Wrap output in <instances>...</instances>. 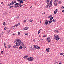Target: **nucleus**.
Wrapping results in <instances>:
<instances>
[{
    "label": "nucleus",
    "instance_id": "f257e3e1",
    "mask_svg": "<svg viewBox=\"0 0 64 64\" xmlns=\"http://www.w3.org/2000/svg\"><path fill=\"white\" fill-rule=\"evenodd\" d=\"M14 43L15 44H16L14 46V48H19V46L20 47L24 45L23 42L19 39H18L15 40Z\"/></svg>",
    "mask_w": 64,
    "mask_h": 64
},
{
    "label": "nucleus",
    "instance_id": "f03ea898",
    "mask_svg": "<svg viewBox=\"0 0 64 64\" xmlns=\"http://www.w3.org/2000/svg\"><path fill=\"white\" fill-rule=\"evenodd\" d=\"M53 2V0H47V3L48 4V8H51L52 6V2Z\"/></svg>",
    "mask_w": 64,
    "mask_h": 64
},
{
    "label": "nucleus",
    "instance_id": "7ed1b4c3",
    "mask_svg": "<svg viewBox=\"0 0 64 64\" xmlns=\"http://www.w3.org/2000/svg\"><path fill=\"white\" fill-rule=\"evenodd\" d=\"M54 37L57 41L59 40V39H60V38L57 35L55 34L54 35Z\"/></svg>",
    "mask_w": 64,
    "mask_h": 64
},
{
    "label": "nucleus",
    "instance_id": "20e7f679",
    "mask_svg": "<svg viewBox=\"0 0 64 64\" xmlns=\"http://www.w3.org/2000/svg\"><path fill=\"white\" fill-rule=\"evenodd\" d=\"M27 60L29 61H32L34 60V58L32 57L29 58H27Z\"/></svg>",
    "mask_w": 64,
    "mask_h": 64
},
{
    "label": "nucleus",
    "instance_id": "39448f33",
    "mask_svg": "<svg viewBox=\"0 0 64 64\" xmlns=\"http://www.w3.org/2000/svg\"><path fill=\"white\" fill-rule=\"evenodd\" d=\"M22 6H23V5L21 6V4L20 3V4H18V5L17 6H14V8H17L18 7H21Z\"/></svg>",
    "mask_w": 64,
    "mask_h": 64
},
{
    "label": "nucleus",
    "instance_id": "423d86ee",
    "mask_svg": "<svg viewBox=\"0 0 64 64\" xmlns=\"http://www.w3.org/2000/svg\"><path fill=\"white\" fill-rule=\"evenodd\" d=\"M34 46L35 48H36L37 49H38V50H39V49H41V48L39 46L36 45H34Z\"/></svg>",
    "mask_w": 64,
    "mask_h": 64
},
{
    "label": "nucleus",
    "instance_id": "0eeeda50",
    "mask_svg": "<svg viewBox=\"0 0 64 64\" xmlns=\"http://www.w3.org/2000/svg\"><path fill=\"white\" fill-rule=\"evenodd\" d=\"M29 29V27H26V28H24L22 29V30L23 31H24V30H27Z\"/></svg>",
    "mask_w": 64,
    "mask_h": 64
},
{
    "label": "nucleus",
    "instance_id": "6e6552de",
    "mask_svg": "<svg viewBox=\"0 0 64 64\" xmlns=\"http://www.w3.org/2000/svg\"><path fill=\"white\" fill-rule=\"evenodd\" d=\"M47 41H48V42H50V41H51V39L50 38H48L47 39Z\"/></svg>",
    "mask_w": 64,
    "mask_h": 64
},
{
    "label": "nucleus",
    "instance_id": "1a4fd4ad",
    "mask_svg": "<svg viewBox=\"0 0 64 64\" xmlns=\"http://www.w3.org/2000/svg\"><path fill=\"white\" fill-rule=\"evenodd\" d=\"M58 12V9H56L54 11V15H55L56 13H57Z\"/></svg>",
    "mask_w": 64,
    "mask_h": 64
},
{
    "label": "nucleus",
    "instance_id": "9d476101",
    "mask_svg": "<svg viewBox=\"0 0 64 64\" xmlns=\"http://www.w3.org/2000/svg\"><path fill=\"white\" fill-rule=\"evenodd\" d=\"M34 48L33 47H30L29 48V49L30 50H33Z\"/></svg>",
    "mask_w": 64,
    "mask_h": 64
},
{
    "label": "nucleus",
    "instance_id": "9b49d317",
    "mask_svg": "<svg viewBox=\"0 0 64 64\" xmlns=\"http://www.w3.org/2000/svg\"><path fill=\"white\" fill-rule=\"evenodd\" d=\"M48 23H49V21H47L45 22V25H47V24H48Z\"/></svg>",
    "mask_w": 64,
    "mask_h": 64
},
{
    "label": "nucleus",
    "instance_id": "f8f14e48",
    "mask_svg": "<svg viewBox=\"0 0 64 64\" xmlns=\"http://www.w3.org/2000/svg\"><path fill=\"white\" fill-rule=\"evenodd\" d=\"M46 51H47L48 52H49L50 51V48H46Z\"/></svg>",
    "mask_w": 64,
    "mask_h": 64
},
{
    "label": "nucleus",
    "instance_id": "ddd939ff",
    "mask_svg": "<svg viewBox=\"0 0 64 64\" xmlns=\"http://www.w3.org/2000/svg\"><path fill=\"white\" fill-rule=\"evenodd\" d=\"M28 57V56H24V59H26V58H27Z\"/></svg>",
    "mask_w": 64,
    "mask_h": 64
},
{
    "label": "nucleus",
    "instance_id": "4468645a",
    "mask_svg": "<svg viewBox=\"0 0 64 64\" xmlns=\"http://www.w3.org/2000/svg\"><path fill=\"white\" fill-rule=\"evenodd\" d=\"M4 34V32H2V33H0V36H2V35H3Z\"/></svg>",
    "mask_w": 64,
    "mask_h": 64
},
{
    "label": "nucleus",
    "instance_id": "2eb2a0df",
    "mask_svg": "<svg viewBox=\"0 0 64 64\" xmlns=\"http://www.w3.org/2000/svg\"><path fill=\"white\" fill-rule=\"evenodd\" d=\"M29 22H32V21H33V20L32 19H31L30 20H29L28 21Z\"/></svg>",
    "mask_w": 64,
    "mask_h": 64
},
{
    "label": "nucleus",
    "instance_id": "dca6fc26",
    "mask_svg": "<svg viewBox=\"0 0 64 64\" xmlns=\"http://www.w3.org/2000/svg\"><path fill=\"white\" fill-rule=\"evenodd\" d=\"M58 3L59 4H61L62 3V2L60 1H59L58 2Z\"/></svg>",
    "mask_w": 64,
    "mask_h": 64
},
{
    "label": "nucleus",
    "instance_id": "f3484780",
    "mask_svg": "<svg viewBox=\"0 0 64 64\" xmlns=\"http://www.w3.org/2000/svg\"><path fill=\"white\" fill-rule=\"evenodd\" d=\"M18 4H19V3H17L16 4H15V6H18Z\"/></svg>",
    "mask_w": 64,
    "mask_h": 64
},
{
    "label": "nucleus",
    "instance_id": "a211bd4d",
    "mask_svg": "<svg viewBox=\"0 0 64 64\" xmlns=\"http://www.w3.org/2000/svg\"><path fill=\"white\" fill-rule=\"evenodd\" d=\"M54 5L55 6H57V3L56 2H55L54 3Z\"/></svg>",
    "mask_w": 64,
    "mask_h": 64
},
{
    "label": "nucleus",
    "instance_id": "6ab92c4d",
    "mask_svg": "<svg viewBox=\"0 0 64 64\" xmlns=\"http://www.w3.org/2000/svg\"><path fill=\"white\" fill-rule=\"evenodd\" d=\"M19 48H20V50L22 49H23V47L22 46H20V47Z\"/></svg>",
    "mask_w": 64,
    "mask_h": 64
},
{
    "label": "nucleus",
    "instance_id": "aec40b11",
    "mask_svg": "<svg viewBox=\"0 0 64 64\" xmlns=\"http://www.w3.org/2000/svg\"><path fill=\"white\" fill-rule=\"evenodd\" d=\"M3 24L4 26H6L7 25V24H6V23H5V22L3 23Z\"/></svg>",
    "mask_w": 64,
    "mask_h": 64
},
{
    "label": "nucleus",
    "instance_id": "412c9836",
    "mask_svg": "<svg viewBox=\"0 0 64 64\" xmlns=\"http://www.w3.org/2000/svg\"><path fill=\"white\" fill-rule=\"evenodd\" d=\"M18 35L20 36V35H21V34H20V32H18Z\"/></svg>",
    "mask_w": 64,
    "mask_h": 64
},
{
    "label": "nucleus",
    "instance_id": "4be33fe9",
    "mask_svg": "<svg viewBox=\"0 0 64 64\" xmlns=\"http://www.w3.org/2000/svg\"><path fill=\"white\" fill-rule=\"evenodd\" d=\"M19 25H20V23L18 24H16V26H19Z\"/></svg>",
    "mask_w": 64,
    "mask_h": 64
},
{
    "label": "nucleus",
    "instance_id": "5701e85b",
    "mask_svg": "<svg viewBox=\"0 0 64 64\" xmlns=\"http://www.w3.org/2000/svg\"><path fill=\"white\" fill-rule=\"evenodd\" d=\"M52 22V20H50L49 22V24H51Z\"/></svg>",
    "mask_w": 64,
    "mask_h": 64
},
{
    "label": "nucleus",
    "instance_id": "b1692460",
    "mask_svg": "<svg viewBox=\"0 0 64 64\" xmlns=\"http://www.w3.org/2000/svg\"><path fill=\"white\" fill-rule=\"evenodd\" d=\"M55 32H56V33H59V32L58 31V30H56L55 31Z\"/></svg>",
    "mask_w": 64,
    "mask_h": 64
},
{
    "label": "nucleus",
    "instance_id": "393cba45",
    "mask_svg": "<svg viewBox=\"0 0 64 64\" xmlns=\"http://www.w3.org/2000/svg\"><path fill=\"white\" fill-rule=\"evenodd\" d=\"M12 2L14 3V4H15V3H16V1H14Z\"/></svg>",
    "mask_w": 64,
    "mask_h": 64
},
{
    "label": "nucleus",
    "instance_id": "a878e982",
    "mask_svg": "<svg viewBox=\"0 0 64 64\" xmlns=\"http://www.w3.org/2000/svg\"><path fill=\"white\" fill-rule=\"evenodd\" d=\"M55 20H56V19H54L52 20V22H55Z\"/></svg>",
    "mask_w": 64,
    "mask_h": 64
},
{
    "label": "nucleus",
    "instance_id": "bb28decb",
    "mask_svg": "<svg viewBox=\"0 0 64 64\" xmlns=\"http://www.w3.org/2000/svg\"><path fill=\"white\" fill-rule=\"evenodd\" d=\"M64 53H60V55H64Z\"/></svg>",
    "mask_w": 64,
    "mask_h": 64
},
{
    "label": "nucleus",
    "instance_id": "cd10ccee",
    "mask_svg": "<svg viewBox=\"0 0 64 64\" xmlns=\"http://www.w3.org/2000/svg\"><path fill=\"white\" fill-rule=\"evenodd\" d=\"M27 22V21L26 20H24V21H23V22L24 23H26V22Z\"/></svg>",
    "mask_w": 64,
    "mask_h": 64
},
{
    "label": "nucleus",
    "instance_id": "c85d7f7f",
    "mask_svg": "<svg viewBox=\"0 0 64 64\" xmlns=\"http://www.w3.org/2000/svg\"><path fill=\"white\" fill-rule=\"evenodd\" d=\"M25 35H28V33H26L24 34Z\"/></svg>",
    "mask_w": 64,
    "mask_h": 64
},
{
    "label": "nucleus",
    "instance_id": "c756f323",
    "mask_svg": "<svg viewBox=\"0 0 64 64\" xmlns=\"http://www.w3.org/2000/svg\"><path fill=\"white\" fill-rule=\"evenodd\" d=\"M46 8H48V7H49L48 5H46Z\"/></svg>",
    "mask_w": 64,
    "mask_h": 64
},
{
    "label": "nucleus",
    "instance_id": "7c9ffc66",
    "mask_svg": "<svg viewBox=\"0 0 64 64\" xmlns=\"http://www.w3.org/2000/svg\"><path fill=\"white\" fill-rule=\"evenodd\" d=\"M13 7V6H10V8H12Z\"/></svg>",
    "mask_w": 64,
    "mask_h": 64
},
{
    "label": "nucleus",
    "instance_id": "2f4dec72",
    "mask_svg": "<svg viewBox=\"0 0 64 64\" xmlns=\"http://www.w3.org/2000/svg\"><path fill=\"white\" fill-rule=\"evenodd\" d=\"M1 53L3 55V54H4V52H3V51H2L1 52Z\"/></svg>",
    "mask_w": 64,
    "mask_h": 64
},
{
    "label": "nucleus",
    "instance_id": "473e14b6",
    "mask_svg": "<svg viewBox=\"0 0 64 64\" xmlns=\"http://www.w3.org/2000/svg\"><path fill=\"white\" fill-rule=\"evenodd\" d=\"M16 18H17V19H19V16H18L17 17V16H16Z\"/></svg>",
    "mask_w": 64,
    "mask_h": 64
},
{
    "label": "nucleus",
    "instance_id": "72a5a7b5",
    "mask_svg": "<svg viewBox=\"0 0 64 64\" xmlns=\"http://www.w3.org/2000/svg\"><path fill=\"white\" fill-rule=\"evenodd\" d=\"M58 2V0H56L54 1L55 3H56V2Z\"/></svg>",
    "mask_w": 64,
    "mask_h": 64
},
{
    "label": "nucleus",
    "instance_id": "f704fd0d",
    "mask_svg": "<svg viewBox=\"0 0 64 64\" xmlns=\"http://www.w3.org/2000/svg\"><path fill=\"white\" fill-rule=\"evenodd\" d=\"M8 48H11V46L10 45H9L8 46Z\"/></svg>",
    "mask_w": 64,
    "mask_h": 64
},
{
    "label": "nucleus",
    "instance_id": "c9c22d12",
    "mask_svg": "<svg viewBox=\"0 0 64 64\" xmlns=\"http://www.w3.org/2000/svg\"><path fill=\"white\" fill-rule=\"evenodd\" d=\"M3 14L4 15H6V14H7V13L6 12H5L4 13H3Z\"/></svg>",
    "mask_w": 64,
    "mask_h": 64
},
{
    "label": "nucleus",
    "instance_id": "e433bc0d",
    "mask_svg": "<svg viewBox=\"0 0 64 64\" xmlns=\"http://www.w3.org/2000/svg\"><path fill=\"white\" fill-rule=\"evenodd\" d=\"M53 40H56V38H53Z\"/></svg>",
    "mask_w": 64,
    "mask_h": 64
},
{
    "label": "nucleus",
    "instance_id": "4c0bfd02",
    "mask_svg": "<svg viewBox=\"0 0 64 64\" xmlns=\"http://www.w3.org/2000/svg\"><path fill=\"white\" fill-rule=\"evenodd\" d=\"M20 3H24V2H23L20 1Z\"/></svg>",
    "mask_w": 64,
    "mask_h": 64
},
{
    "label": "nucleus",
    "instance_id": "58836bf2",
    "mask_svg": "<svg viewBox=\"0 0 64 64\" xmlns=\"http://www.w3.org/2000/svg\"><path fill=\"white\" fill-rule=\"evenodd\" d=\"M53 19V17H52L51 18H50V20H52Z\"/></svg>",
    "mask_w": 64,
    "mask_h": 64
},
{
    "label": "nucleus",
    "instance_id": "ea45409f",
    "mask_svg": "<svg viewBox=\"0 0 64 64\" xmlns=\"http://www.w3.org/2000/svg\"><path fill=\"white\" fill-rule=\"evenodd\" d=\"M22 1H24V2H26V1L25 0H22Z\"/></svg>",
    "mask_w": 64,
    "mask_h": 64
},
{
    "label": "nucleus",
    "instance_id": "a19ab883",
    "mask_svg": "<svg viewBox=\"0 0 64 64\" xmlns=\"http://www.w3.org/2000/svg\"><path fill=\"white\" fill-rule=\"evenodd\" d=\"M43 36L44 37H46V35H43Z\"/></svg>",
    "mask_w": 64,
    "mask_h": 64
},
{
    "label": "nucleus",
    "instance_id": "79ce46f5",
    "mask_svg": "<svg viewBox=\"0 0 64 64\" xmlns=\"http://www.w3.org/2000/svg\"><path fill=\"white\" fill-rule=\"evenodd\" d=\"M17 26H16V24L15 25H14V28L15 27H15H17Z\"/></svg>",
    "mask_w": 64,
    "mask_h": 64
},
{
    "label": "nucleus",
    "instance_id": "37998d69",
    "mask_svg": "<svg viewBox=\"0 0 64 64\" xmlns=\"http://www.w3.org/2000/svg\"><path fill=\"white\" fill-rule=\"evenodd\" d=\"M41 31H42V29H40V30L38 32H40Z\"/></svg>",
    "mask_w": 64,
    "mask_h": 64
},
{
    "label": "nucleus",
    "instance_id": "c03bdc74",
    "mask_svg": "<svg viewBox=\"0 0 64 64\" xmlns=\"http://www.w3.org/2000/svg\"><path fill=\"white\" fill-rule=\"evenodd\" d=\"M7 28L6 27L5 28H4V30H7Z\"/></svg>",
    "mask_w": 64,
    "mask_h": 64
},
{
    "label": "nucleus",
    "instance_id": "a18cd8bd",
    "mask_svg": "<svg viewBox=\"0 0 64 64\" xmlns=\"http://www.w3.org/2000/svg\"><path fill=\"white\" fill-rule=\"evenodd\" d=\"M49 17H50V18H51V17H52V16L50 15V16H49Z\"/></svg>",
    "mask_w": 64,
    "mask_h": 64
},
{
    "label": "nucleus",
    "instance_id": "49530a36",
    "mask_svg": "<svg viewBox=\"0 0 64 64\" xmlns=\"http://www.w3.org/2000/svg\"><path fill=\"white\" fill-rule=\"evenodd\" d=\"M10 5H12L13 4H12V3H11L10 4Z\"/></svg>",
    "mask_w": 64,
    "mask_h": 64
},
{
    "label": "nucleus",
    "instance_id": "de8ad7c7",
    "mask_svg": "<svg viewBox=\"0 0 64 64\" xmlns=\"http://www.w3.org/2000/svg\"><path fill=\"white\" fill-rule=\"evenodd\" d=\"M40 41H43V39H40Z\"/></svg>",
    "mask_w": 64,
    "mask_h": 64
},
{
    "label": "nucleus",
    "instance_id": "09e8293b",
    "mask_svg": "<svg viewBox=\"0 0 64 64\" xmlns=\"http://www.w3.org/2000/svg\"><path fill=\"white\" fill-rule=\"evenodd\" d=\"M10 4H8V5H7V6H10Z\"/></svg>",
    "mask_w": 64,
    "mask_h": 64
},
{
    "label": "nucleus",
    "instance_id": "8fccbe9b",
    "mask_svg": "<svg viewBox=\"0 0 64 64\" xmlns=\"http://www.w3.org/2000/svg\"><path fill=\"white\" fill-rule=\"evenodd\" d=\"M23 49H25V48H26V47H25V46H24L23 47Z\"/></svg>",
    "mask_w": 64,
    "mask_h": 64
},
{
    "label": "nucleus",
    "instance_id": "3c124183",
    "mask_svg": "<svg viewBox=\"0 0 64 64\" xmlns=\"http://www.w3.org/2000/svg\"><path fill=\"white\" fill-rule=\"evenodd\" d=\"M4 4V3L3 2H2L1 3V4H2V5H3Z\"/></svg>",
    "mask_w": 64,
    "mask_h": 64
},
{
    "label": "nucleus",
    "instance_id": "603ef678",
    "mask_svg": "<svg viewBox=\"0 0 64 64\" xmlns=\"http://www.w3.org/2000/svg\"><path fill=\"white\" fill-rule=\"evenodd\" d=\"M4 47H5V48L6 49V48H7V46H4Z\"/></svg>",
    "mask_w": 64,
    "mask_h": 64
},
{
    "label": "nucleus",
    "instance_id": "864d4df0",
    "mask_svg": "<svg viewBox=\"0 0 64 64\" xmlns=\"http://www.w3.org/2000/svg\"><path fill=\"white\" fill-rule=\"evenodd\" d=\"M12 5H14V3H13V2H12Z\"/></svg>",
    "mask_w": 64,
    "mask_h": 64
},
{
    "label": "nucleus",
    "instance_id": "5fc2aeb1",
    "mask_svg": "<svg viewBox=\"0 0 64 64\" xmlns=\"http://www.w3.org/2000/svg\"><path fill=\"white\" fill-rule=\"evenodd\" d=\"M45 14V12H44V13H42V14L43 15L44 14Z\"/></svg>",
    "mask_w": 64,
    "mask_h": 64
},
{
    "label": "nucleus",
    "instance_id": "6e6d98bb",
    "mask_svg": "<svg viewBox=\"0 0 64 64\" xmlns=\"http://www.w3.org/2000/svg\"><path fill=\"white\" fill-rule=\"evenodd\" d=\"M40 33V32H38V34H39Z\"/></svg>",
    "mask_w": 64,
    "mask_h": 64
},
{
    "label": "nucleus",
    "instance_id": "4d7b16f0",
    "mask_svg": "<svg viewBox=\"0 0 64 64\" xmlns=\"http://www.w3.org/2000/svg\"><path fill=\"white\" fill-rule=\"evenodd\" d=\"M36 41V40H33V42H35Z\"/></svg>",
    "mask_w": 64,
    "mask_h": 64
},
{
    "label": "nucleus",
    "instance_id": "13d9d810",
    "mask_svg": "<svg viewBox=\"0 0 64 64\" xmlns=\"http://www.w3.org/2000/svg\"><path fill=\"white\" fill-rule=\"evenodd\" d=\"M10 32V30H8V33H9Z\"/></svg>",
    "mask_w": 64,
    "mask_h": 64
},
{
    "label": "nucleus",
    "instance_id": "bf43d9fd",
    "mask_svg": "<svg viewBox=\"0 0 64 64\" xmlns=\"http://www.w3.org/2000/svg\"><path fill=\"white\" fill-rule=\"evenodd\" d=\"M62 12H63V13H64V10L62 11Z\"/></svg>",
    "mask_w": 64,
    "mask_h": 64
},
{
    "label": "nucleus",
    "instance_id": "052dcab7",
    "mask_svg": "<svg viewBox=\"0 0 64 64\" xmlns=\"http://www.w3.org/2000/svg\"><path fill=\"white\" fill-rule=\"evenodd\" d=\"M13 36H14L15 35V34H13Z\"/></svg>",
    "mask_w": 64,
    "mask_h": 64
},
{
    "label": "nucleus",
    "instance_id": "680f3d73",
    "mask_svg": "<svg viewBox=\"0 0 64 64\" xmlns=\"http://www.w3.org/2000/svg\"><path fill=\"white\" fill-rule=\"evenodd\" d=\"M6 45V44H4V46H5V45Z\"/></svg>",
    "mask_w": 64,
    "mask_h": 64
},
{
    "label": "nucleus",
    "instance_id": "e2e57ef3",
    "mask_svg": "<svg viewBox=\"0 0 64 64\" xmlns=\"http://www.w3.org/2000/svg\"><path fill=\"white\" fill-rule=\"evenodd\" d=\"M56 61H55V64H56Z\"/></svg>",
    "mask_w": 64,
    "mask_h": 64
},
{
    "label": "nucleus",
    "instance_id": "0e129e2a",
    "mask_svg": "<svg viewBox=\"0 0 64 64\" xmlns=\"http://www.w3.org/2000/svg\"><path fill=\"white\" fill-rule=\"evenodd\" d=\"M62 40H62V39H61V41L62 42Z\"/></svg>",
    "mask_w": 64,
    "mask_h": 64
},
{
    "label": "nucleus",
    "instance_id": "69168bd1",
    "mask_svg": "<svg viewBox=\"0 0 64 64\" xmlns=\"http://www.w3.org/2000/svg\"><path fill=\"white\" fill-rule=\"evenodd\" d=\"M62 8L64 9V6H62Z\"/></svg>",
    "mask_w": 64,
    "mask_h": 64
},
{
    "label": "nucleus",
    "instance_id": "338daca9",
    "mask_svg": "<svg viewBox=\"0 0 64 64\" xmlns=\"http://www.w3.org/2000/svg\"><path fill=\"white\" fill-rule=\"evenodd\" d=\"M58 64H61L60 63H58Z\"/></svg>",
    "mask_w": 64,
    "mask_h": 64
},
{
    "label": "nucleus",
    "instance_id": "774afa93",
    "mask_svg": "<svg viewBox=\"0 0 64 64\" xmlns=\"http://www.w3.org/2000/svg\"><path fill=\"white\" fill-rule=\"evenodd\" d=\"M0 64H2V63H0Z\"/></svg>",
    "mask_w": 64,
    "mask_h": 64
}]
</instances>
